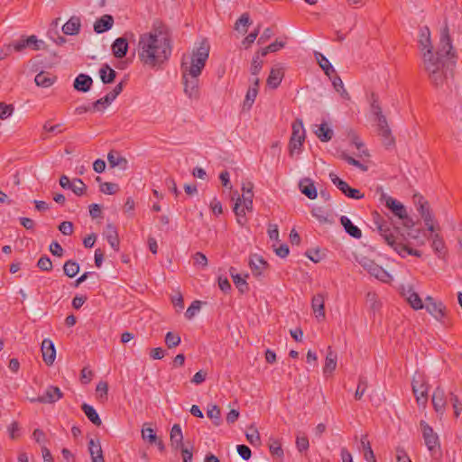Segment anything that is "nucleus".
I'll return each instance as SVG.
<instances>
[{"mask_svg": "<svg viewBox=\"0 0 462 462\" xmlns=\"http://www.w3.org/2000/svg\"><path fill=\"white\" fill-rule=\"evenodd\" d=\"M316 129L314 130V134L321 142H328L333 137V130L328 125L326 122L320 124L319 125H315Z\"/></svg>", "mask_w": 462, "mask_h": 462, "instance_id": "obj_28", "label": "nucleus"}, {"mask_svg": "<svg viewBox=\"0 0 462 462\" xmlns=\"http://www.w3.org/2000/svg\"><path fill=\"white\" fill-rule=\"evenodd\" d=\"M403 295L406 297L407 301L410 303L411 307L413 310H419L424 308L420 297L417 292L413 291L411 288H409L407 291H404Z\"/></svg>", "mask_w": 462, "mask_h": 462, "instance_id": "obj_31", "label": "nucleus"}, {"mask_svg": "<svg viewBox=\"0 0 462 462\" xmlns=\"http://www.w3.org/2000/svg\"><path fill=\"white\" fill-rule=\"evenodd\" d=\"M260 32V25L257 26V28L250 32L245 39L244 41L242 42V44L244 45V47L245 49H248L252 43H254V42L256 40L258 34Z\"/></svg>", "mask_w": 462, "mask_h": 462, "instance_id": "obj_55", "label": "nucleus"}, {"mask_svg": "<svg viewBox=\"0 0 462 462\" xmlns=\"http://www.w3.org/2000/svg\"><path fill=\"white\" fill-rule=\"evenodd\" d=\"M433 250L437 253H440L445 245H444V242L442 240V238L439 236V235L438 234H435L433 236V241H432V245H431Z\"/></svg>", "mask_w": 462, "mask_h": 462, "instance_id": "obj_64", "label": "nucleus"}, {"mask_svg": "<svg viewBox=\"0 0 462 462\" xmlns=\"http://www.w3.org/2000/svg\"><path fill=\"white\" fill-rule=\"evenodd\" d=\"M310 447L309 439L306 436H297L296 437V448L299 452H303L308 450Z\"/></svg>", "mask_w": 462, "mask_h": 462, "instance_id": "obj_56", "label": "nucleus"}, {"mask_svg": "<svg viewBox=\"0 0 462 462\" xmlns=\"http://www.w3.org/2000/svg\"><path fill=\"white\" fill-rule=\"evenodd\" d=\"M235 268H230V274L232 276L233 282L237 289L242 292H245L248 291V284L245 278H242L239 274L234 273Z\"/></svg>", "mask_w": 462, "mask_h": 462, "instance_id": "obj_42", "label": "nucleus"}, {"mask_svg": "<svg viewBox=\"0 0 462 462\" xmlns=\"http://www.w3.org/2000/svg\"><path fill=\"white\" fill-rule=\"evenodd\" d=\"M180 343V337L173 332H168L165 336V344L169 348H173Z\"/></svg>", "mask_w": 462, "mask_h": 462, "instance_id": "obj_47", "label": "nucleus"}, {"mask_svg": "<svg viewBox=\"0 0 462 462\" xmlns=\"http://www.w3.org/2000/svg\"><path fill=\"white\" fill-rule=\"evenodd\" d=\"M209 56V44L204 40L193 50L191 56L184 54L180 70L184 93L190 99L199 98V76Z\"/></svg>", "mask_w": 462, "mask_h": 462, "instance_id": "obj_3", "label": "nucleus"}, {"mask_svg": "<svg viewBox=\"0 0 462 462\" xmlns=\"http://www.w3.org/2000/svg\"><path fill=\"white\" fill-rule=\"evenodd\" d=\"M371 112L375 118L380 116V115H383L378 102V97L374 94H372Z\"/></svg>", "mask_w": 462, "mask_h": 462, "instance_id": "obj_60", "label": "nucleus"}, {"mask_svg": "<svg viewBox=\"0 0 462 462\" xmlns=\"http://www.w3.org/2000/svg\"><path fill=\"white\" fill-rule=\"evenodd\" d=\"M14 111V106L13 105H7L5 102H0V119L5 120L9 116H12V114Z\"/></svg>", "mask_w": 462, "mask_h": 462, "instance_id": "obj_48", "label": "nucleus"}, {"mask_svg": "<svg viewBox=\"0 0 462 462\" xmlns=\"http://www.w3.org/2000/svg\"><path fill=\"white\" fill-rule=\"evenodd\" d=\"M101 192L108 195H113L117 192L118 185L112 182H104L100 185Z\"/></svg>", "mask_w": 462, "mask_h": 462, "instance_id": "obj_57", "label": "nucleus"}, {"mask_svg": "<svg viewBox=\"0 0 462 462\" xmlns=\"http://www.w3.org/2000/svg\"><path fill=\"white\" fill-rule=\"evenodd\" d=\"M107 161L111 168L118 167L121 170H126L128 161L120 155L116 151H110L107 154Z\"/></svg>", "mask_w": 462, "mask_h": 462, "instance_id": "obj_22", "label": "nucleus"}, {"mask_svg": "<svg viewBox=\"0 0 462 462\" xmlns=\"http://www.w3.org/2000/svg\"><path fill=\"white\" fill-rule=\"evenodd\" d=\"M70 189L77 195L82 196L87 189L86 184L80 179H74L71 181Z\"/></svg>", "mask_w": 462, "mask_h": 462, "instance_id": "obj_45", "label": "nucleus"}, {"mask_svg": "<svg viewBox=\"0 0 462 462\" xmlns=\"http://www.w3.org/2000/svg\"><path fill=\"white\" fill-rule=\"evenodd\" d=\"M37 267L40 268L42 271H51L52 269V263L49 256L42 255L40 257V259L37 262Z\"/></svg>", "mask_w": 462, "mask_h": 462, "instance_id": "obj_54", "label": "nucleus"}, {"mask_svg": "<svg viewBox=\"0 0 462 462\" xmlns=\"http://www.w3.org/2000/svg\"><path fill=\"white\" fill-rule=\"evenodd\" d=\"M292 133L291 139H298L304 141L306 136V132L303 126V122L301 119H296L291 125Z\"/></svg>", "mask_w": 462, "mask_h": 462, "instance_id": "obj_36", "label": "nucleus"}, {"mask_svg": "<svg viewBox=\"0 0 462 462\" xmlns=\"http://www.w3.org/2000/svg\"><path fill=\"white\" fill-rule=\"evenodd\" d=\"M63 397V393L57 386L50 385L47 387L45 393L42 396L31 398V402L40 403H54Z\"/></svg>", "mask_w": 462, "mask_h": 462, "instance_id": "obj_12", "label": "nucleus"}, {"mask_svg": "<svg viewBox=\"0 0 462 462\" xmlns=\"http://www.w3.org/2000/svg\"><path fill=\"white\" fill-rule=\"evenodd\" d=\"M359 264L367 271L372 276L380 280L383 282H390L392 281V276L388 272H386L382 266L378 265L373 260L362 257L358 260Z\"/></svg>", "mask_w": 462, "mask_h": 462, "instance_id": "obj_6", "label": "nucleus"}, {"mask_svg": "<svg viewBox=\"0 0 462 462\" xmlns=\"http://www.w3.org/2000/svg\"><path fill=\"white\" fill-rule=\"evenodd\" d=\"M259 82H260V80L258 78H254L253 79V86H251L248 88L246 95H245V98L244 100V104H243L244 110H249L252 107V106L258 95Z\"/></svg>", "mask_w": 462, "mask_h": 462, "instance_id": "obj_16", "label": "nucleus"}, {"mask_svg": "<svg viewBox=\"0 0 462 462\" xmlns=\"http://www.w3.org/2000/svg\"><path fill=\"white\" fill-rule=\"evenodd\" d=\"M367 388V381L365 377H360L358 381L357 389L355 393L356 400H360L362 396L365 394V390Z\"/></svg>", "mask_w": 462, "mask_h": 462, "instance_id": "obj_53", "label": "nucleus"}, {"mask_svg": "<svg viewBox=\"0 0 462 462\" xmlns=\"http://www.w3.org/2000/svg\"><path fill=\"white\" fill-rule=\"evenodd\" d=\"M311 308L317 319H325V297L319 293L312 297Z\"/></svg>", "mask_w": 462, "mask_h": 462, "instance_id": "obj_19", "label": "nucleus"}, {"mask_svg": "<svg viewBox=\"0 0 462 462\" xmlns=\"http://www.w3.org/2000/svg\"><path fill=\"white\" fill-rule=\"evenodd\" d=\"M207 415L209 419L214 420V424L218 426L221 422L220 420V409L217 405H213L210 409L208 410Z\"/></svg>", "mask_w": 462, "mask_h": 462, "instance_id": "obj_49", "label": "nucleus"}, {"mask_svg": "<svg viewBox=\"0 0 462 462\" xmlns=\"http://www.w3.org/2000/svg\"><path fill=\"white\" fill-rule=\"evenodd\" d=\"M426 301V310L427 311L433 316L437 320L441 321L445 317V306L441 301H436L431 296H428L425 299Z\"/></svg>", "mask_w": 462, "mask_h": 462, "instance_id": "obj_13", "label": "nucleus"}, {"mask_svg": "<svg viewBox=\"0 0 462 462\" xmlns=\"http://www.w3.org/2000/svg\"><path fill=\"white\" fill-rule=\"evenodd\" d=\"M114 17L110 14H104L94 23V31L97 33H103L110 30L114 25Z\"/></svg>", "mask_w": 462, "mask_h": 462, "instance_id": "obj_18", "label": "nucleus"}, {"mask_svg": "<svg viewBox=\"0 0 462 462\" xmlns=\"http://www.w3.org/2000/svg\"><path fill=\"white\" fill-rule=\"evenodd\" d=\"M450 401L452 402L454 414L457 418L462 411V402L459 401L458 397L454 393L450 394Z\"/></svg>", "mask_w": 462, "mask_h": 462, "instance_id": "obj_61", "label": "nucleus"}, {"mask_svg": "<svg viewBox=\"0 0 462 462\" xmlns=\"http://www.w3.org/2000/svg\"><path fill=\"white\" fill-rule=\"evenodd\" d=\"M42 359L47 365H52L56 357V349L52 341L45 338L42 342Z\"/></svg>", "mask_w": 462, "mask_h": 462, "instance_id": "obj_15", "label": "nucleus"}, {"mask_svg": "<svg viewBox=\"0 0 462 462\" xmlns=\"http://www.w3.org/2000/svg\"><path fill=\"white\" fill-rule=\"evenodd\" d=\"M431 402L437 413L443 414L447 406V400L444 389L438 386L432 394Z\"/></svg>", "mask_w": 462, "mask_h": 462, "instance_id": "obj_14", "label": "nucleus"}, {"mask_svg": "<svg viewBox=\"0 0 462 462\" xmlns=\"http://www.w3.org/2000/svg\"><path fill=\"white\" fill-rule=\"evenodd\" d=\"M420 425L425 445L430 452H436L440 448L439 436L426 421L421 420Z\"/></svg>", "mask_w": 462, "mask_h": 462, "instance_id": "obj_8", "label": "nucleus"}, {"mask_svg": "<svg viewBox=\"0 0 462 462\" xmlns=\"http://www.w3.org/2000/svg\"><path fill=\"white\" fill-rule=\"evenodd\" d=\"M378 230L380 235L383 237L384 241L392 246L402 257H405L406 254L414 255L417 257L421 256V252L419 250H415L408 246L407 245H403L402 243H398L394 235L391 232L390 228L385 225H378Z\"/></svg>", "mask_w": 462, "mask_h": 462, "instance_id": "obj_4", "label": "nucleus"}, {"mask_svg": "<svg viewBox=\"0 0 462 462\" xmlns=\"http://www.w3.org/2000/svg\"><path fill=\"white\" fill-rule=\"evenodd\" d=\"M170 439L171 446L178 449L182 446L183 435L179 424H174L171 428Z\"/></svg>", "mask_w": 462, "mask_h": 462, "instance_id": "obj_33", "label": "nucleus"}, {"mask_svg": "<svg viewBox=\"0 0 462 462\" xmlns=\"http://www.w3.org/2000/svg\"><path fill=\"white\" fill-rule=\"evenodd\" d=\"M248 430L245 434L247 441L253 446H259L261 444V438L256 427L251 425Z\"/></svg>", "mask_w": 462, "mask_h": 462, "instance_id": "obj_43", "label": "nucleus"}, {"mask_svg": "<svg viewBox=\"0 0 462 462\" xmlns=\"http://www.w3.org/2000/svg\"><path fill=\"white\" fill-rule=\"evenodd\" d=\"M329 177L333 184L348 198L359 199L364 197L359 189L351 188L346 181L341 180L336 174L330 173Z\"/></svg>", "mask_w": 462, "mask_h": 462, "instance_id": "obj_11", "label": "nucleus"}, {"mask_svg": "<svg viewBox=\"0 0 462 462\" xmlns=\"http://www.w3.org/2000/svg\"><path fill=\"white\" fill-rule=\"evenodd\" d=\"M142 438L150 444H153V442H156L158 437L152 428H143L142 430Z\"/></svg>", "mask_w": 462, "mask_h": 462, "instance_id": "obj_51", "label": "nucleus"}, {"mask_svg": "<svg viewBox=\"0 0 462 462\" xmlns=\"http://www.w3.org/2000/svg\"><path fill=\"white\" fill-rule=\"evenodd\" d=\"M252 23L248 13H244L239 19L235 23V30L237 32H241L242 33H245L247 32V27Z\"/></svg>", "mask_w": 462, "mask_h": 462, "instance_id": "obj_41", "label": "nucleus"}, {"mask_svg": "<svg viewBox=\"0 0 462 462\" xmlns=\"http://www.w3.org/2000/svg\"><path fill=\"white\" fill-rule=\"evenodd\" d=\"M284 76L283 69L280 66H275L272 68L270 74L267 78L266 84L273 89L277 88Z\"/></svg>", "mask_w": 462, "mask_h": 462, "instance_id": "obj_17", "label": "nucleus"}, {"mask_svg": "<svg viewBox=\"0 0 462 462\" xmlns=\"http://www.w3.org/2000/svg\"><path fill=\"white\" fill-rule=\"evenodd\" d=\"M269 450L271 454L277 458H282L284 456L280 439L271 438L269 439Z\"/></svg>", "mask_w": 462, "mask_h": 462, "instance_id": "obj_40", "label": "nucleus"}, {"mask_svg": "<svg viewBox=\"0 0 462 462\" xmlns=\"http://www.w3.org/2000/svg\"><path fill=\"white\" fill-rule=\"evenodd\" d=\"M88 450L92 462H105L100 441L98 439L95 440L91 439L88 441Z\"/></svg>", "mask_w": 462, "mask_h": 462, "instance_id": "obj_23", "label": "nucleus"}, {"mask_svg": "<svg viewBox=\"0 0 462 462\" xmlns=\"http://www.w3.org/2000/svg\"><path fill=\"white\" fill-rule=\"evenodd\" d=\"M341 158L343 160H345L350 165L356 166V167L359 168L363 171H367V166H365V164L361 163L359 161L356 160L355 158L347 155L346 153H342Z\"/></svg>", "mask_w": 462, "mask_h": 462, "instance_id": "obj_58", "label": "nucleus"}, {"mask_svg": "<svg viewBox=\"0 0 462 462\" xmlns=\"http://www.w3.org/2000/svg\"><path fill=\"white\" fill-rule=\"evenodd\" d=\"M112 52L116 58H124L128 51V42L126 39L120 37L116 39L112 44Z\"/></svg>", "mask_w": 462, "mask_h": 462, "instance_id": "obj_24", "label": "nucleus"}, {"mask_svg": "<svg viewBox=\"0 0 462 462\" xmlns=\"http://www.w3.org/2000/svg\"><path fill=\"white\" fill-rule=\"evenodd\" d=\"M171 34L161 22L153 23L151 30L139 36L137 52L140 61L149 68L160 67L171 54Z\"/></svg>", "mask_w": 462, "mask_h": 462, "instance_id": "obj_2", "label": "nucleus"}, {"mask_svg": "<svg viewBox=\"0 0 462 462\" xmlns=\"http://www.w3.org/2000/svg\"><path fill=\"white\" fill-rule=\"evenodd\" d=\"M56 76L46 71H41L35 76L34 81L39 87L49 88L56 81Z\"/></svg>", "mask_w": 462, "mask_h": 462, "instance_id": "obj_30", "label": "nucleus"}, {"mask_svg": "<svg viewBox=\"0 0 462 462\" xmlns=\"http://www.w3.org/2000/svg\"><path fill=\"white\" fill-rule=\"evenodd\" d=\"M105 235L111 247L115 251H119V237L116 226L112 224H107L106 226Z\"/></svg>", "mask_w": 462, "mask_h": 462, "instance_id": "obj_25", "label": "nucleus"}, {"mask_svg": "<svg viewBox=\"0 0 462 462\" xmlns=\"http://www.w3.org/2000/svg\"><path fill=\"white\" fill-rule=\"evenodd\" d=\"M250 268L254 276H260L263 272L267 268L266 261L258 254H254L250 257Z\"/></svg>", "mask_w": 462, "mask_h": 462, "instance_id": "obj_20", "label": "nucleus"}, {"mask_svg": "<svg viewBox=\"0 0 462 462\" xmlns=\"http://www.w3.org/2000/svg\"><path fill=\"white\" fill-rule=\"evenodd\" d=\"M200 305L201 302L199 300H194L185 312L186 318L189 319H192L200 310Z\"/></svg>", "mask_w": 462, "mask_h": 462, "instance_id": "obj_59", "label": "nucleus"}, {"mask_svg": "<svg viewBox=\"0 0 462 462\" xmlns=\"http://www.w3.org/2000/svg\"><path fill=\"white\" fill-rule=\"evenodd\" d=\"M418 44L422 53L423 66L430 82L437 88L443 87L448 83V79L453 77L457 58L453 50L448 25H445L441 31L436 52L432 51L430 32L428 26L420 29Z\"/></svg>", "mask_w": 462, "mask_h": 462, "instance_id": "obj_1", "label": "nucleus"}, {"mask_svg": "<svg viewBox=\"0 0 462 462\" xmlns=\"http://www.w3.org/2000/svg\"><path fill=\"white\" fill-rule=\"evenodd\" d=\"M299 188L301 193L310 199H314L318 196L317 189L314 185V182L309 178H304L300 180L299 183Z\"/></svg>", "mask_w": 462, "mask_h": 462, "instance_id": "obj_21", "label": "nucleus"}, {"mask_svg": "<svg viewBox=\"0 0 462 462\" xmlns=\"http://www.w3.org/2000/svg\"><path fill=\"white\" fill-rule=\"evenodd\" d=\"M64 273L69 277H74L79 272V265L78 263L69 260L63 265Z\"/></svg>", "mask_w": 462, "mask_h": 462, "instance_id": "obj_44", "label": "nucleus"}, {"mask_svg": "<svg viewBox=\"0 0 462 462\" xmlns=\"http://www.w3.org/2000/svg\"><path fill=\"white\" fill-rule=\"evenodd\" d=\"M378 134L383 138V143L385 146H392L394 144V138L390 127L378 131Z\"/></svg>", "mask_w": 462, "mask_h": 462, "instance_id": "obj_46", "label": "nucleus"}, {"mask_svg": "<svg viewBox=\"0 0 462 462\" xmlns=\"http://www.w3.org/2000/svg\"><path fill=\"white\" fill-rule=\"evenodd\" d=\"M411 388L416 397L418 405L426 407L428 402L429 385L423 375L414 376L411 381Z\"/></svg>", "mask_w": 462, "mask_h": 462, "instance_id": "obj_7", "label": "nucleus"}, {"mask_svg": "<svg viewBox=\"0 0 462 462\" xmlns=\"http://www.w3.org/2000/svg\"><path fill=\"white\" fill-rule=\"evenodd\" d=\"M263 67V60L259 58V53H255V55L253 58L252 64H251V74L254 76H257L259 72L261 71Z\"/></svg>", "mask_w": 462, "mask_h": 462, "instance_id": "obj_50", "label": "nucleus"}, {"mask_svg": "<svg viewBox=\"0 0 462 462\" xmlns=\"http://www.w3.org/2000/svg\"><path fill=\"white\" fill-rule=\"evenodd\" d=\"M340 223L344 226L345 231L352 237L360 238L362 236V231L356 226L353 225L347 217L342 216L340 217Z\"/></svg>", "mask_w": 462, "mask_h": 462, "instance_id": "obj_32", "label": "nucleus"}, {"mask_svg": "<svg viewBox=\"0 0 462 462\" xmlns=\"http://www.w3.org/2000/svg\"><path fill=\"white\" fill-rule=\"evenodd\" d=\"M337 355L335 353L331 346H328V353L326 356L325 365L323 368V373L325 374H331L336 367H337Z\"/></svg>", "mask_w": 462, "mask_h": 462, "instance_id": "obj_29", "label": "nucleus"}, {"mask_svg": "<svg viewBox=\"0 0 462 462\" xmlns=\"http://www.w3.org/2000/svg\"><path fill=\"white\" fill-rule=\"evenodd\" d=\"M311 214L320 223H326L328 221L327 214L322 208H314L311 210Z\"/></svg>", "mask_w": 462, "mask_h": 462, "instance_id": "obj_63", "label": "nucleus"}, {"mask_svg": "<svg viewBox=\"0 0 462 462\" xmlns=\"http://www.w3.org/2000/svg\"><path fill=\"white\" fill-rule=\"evenodd\" d=\"M99 76L104 84H109L115 80L116 72L108 64H103L99 69Z\"/></svg>", "mask_w": 462, "mask_h": 462, "instance_id": "obj_34", "label": "nucleus"}, {"mask_svg": "<svg viewBox=\"0 0 462 462\" xmlns=\"http://www.w3.org/2000/svg\"><path fill=\"white\" fill-rule=\"evenodd\" d=\"M246 211H253V199H245V200H242L238 198L234 206V212L236 217V221L241 226H245L247 223V218L245 217Z\"/></svg>", "mask_w": 462, "mask_h": 462, "instance_id": "obj_10", "label": "nucleus"}, {"mask_svg": "<svg viewBox=\"0 0 462 462\" xmlns=\"http://www.w3.org/2000/svg\"><path fill=\"white\" fill-rule=\"evenodd\" d=\"M80 26V19L78 16H71L62 26V32L66 35H76L79 32Z\"/></svg>", "mask_w": 462, "mask_h": 462, "instance_id": "obj_26", "label": "nucleus"}, {"mask_svg": "<svg viewBox=\"0 0 462 462\" xmlns=\"http://www.w3.org/2000/svg\"><path fill=\"white\" fill-rule=\"evenodd\" d=\"M315 57L320 68L323 69L327 76L330 77L332 73H335L334 68L324 55H322L320 52H315Z\"/></svg>", "mask_w": 462, "mask_h": 462, "instance_id": "obj_39", "label": "nucleus"}, {"mask_svg": "<svg viewBox=\"0 0 462 462\" xmlns=\"http://www.w3.org/2000/svg\"><path fill=\"white\" fill-rule=\"evenodd\" d=\"M124 81L118 83L110 92H108L104 97L97 99L92 105L94 111H101L106 108L123 91Z\"/></svg>", "mask_w": 462, "mask_h": 462, "instance_id": "obj_9", "label": "nucleus"}, {"mask_svg": "<svg viewBox=\"0 0 462 462\" xmlns=\"http://www.w3.org/2000/svg\"><path fill=\"white\" fill-rule=\"evenodd\" d=\"M26 44L28 47L38 51L43 49L44 42L42 41H39L35 35H31L26 38Z\"/></svg>", "mask_w": 462, "mask_h": 462, "instance_id": "obj_52", "label": "nucleus"}, {"mask_svg": "<svg viewBox=\"0 0 462 462\" xmlns=\"http://www.w3.org/2000/svg\"><path fill=\"white\" fill-rule=\"evenodd\" d=\"M413 199L421 217H426L427 213H431L428 201L421 195H414Z\"/></svg>", "mask_w": 462, "mask_h": 462, "instance_id": "obj_38", "label": "nucleus"}, {"mask_svg": "<svg viewBox=\"0 0 462 462\" xmlns=\"http://www.w3.org/2000/svg\"><path fill=\"white\" fill-rule=\"evenodd\" d=\"M32 437H33L34 440L38 444H40L42 447L46 446L47 439H46L45 433L42 430H40V429L34 430V431L32 433Z\"/></svg>", "mask_w": 462, "mask_h": 462, "instance_id": "obj_62", "label": "nucleus"}, {"mask_svg": "<svg viewBox=\"0 0 462 462\" xmlns=\"http://www.w3.org/2000/svg\"><path fill=\"white\" fill-rule=\"evenodd\" d=\"M382 199L385 201V206L391 209V211L398 217L400 219L402 220L403 226L407 229H411L414 226L413 220L409 217L406 208L400 201L396 200L395 199L387 196L385 194L382 195Z\"/></svg>", "mask_w": 462, "mask_h": 462, "instance_id": "obj_5", "label": "nucleus"}, {"mask_svg": "<svg viewBox=\"0 0 462 462\" xmlns=\"http://www.w3.org/2000/svg\"><path fill=\"white\" fill-rule=\"evenodd\" d=\"M82 411L88 417V419L96 426H100L102 424V420L99 418L96 410L89 404L83 403L81 406Z\"/></svg>", "mask_w": 462, "mask_h": 462, "instance_id": "obj_37", "label": "nucleus"}, {"mask_svg": "<svg viewBox=\"0 0 462 462\" xmlns=\"http://www.w3.org/2000/svg\"><path fill=\"white\" fill-rule=\"evenodd\" d=\"M93 80L90 76L79 74L74 80V88L78 91L87 92L90 89Z\"/></svg>", "mask_w": 462, "mask_h": 462, "instance_id": "obj_27", "label": "nucleus"}, {"mask_svg": "<svg viewBox=\"0 0 462 462\" xmlns=\"http://www.w3.org/2000/svg\"><path fill=\"white\" fill-rule=\"evenodd\" d=\"M360 446L364 451V457L367 462H375V456L372 449L370 442L367 440V435H364L360 440Z\"/></svg>", "mask_w": 462, "mask_h": 462, "instance_id": "obj_35", "label": "nucleus"}]
</instances>
